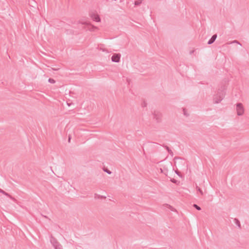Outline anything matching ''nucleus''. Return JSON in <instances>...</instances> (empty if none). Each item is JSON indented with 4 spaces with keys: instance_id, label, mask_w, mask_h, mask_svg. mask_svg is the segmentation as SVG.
I'll list each match as a JSON object with an SVG mask.
<instances>
[{
    "instance_id": "1",
    "label": "nucleus",
    "mask_w": 249,
    "mask_h": 249,
    "mask_svg": "<svg viewBox=\"0 0 249 249\" xmlns=\"http://www.w3.org/2000/svg\"><path fill=\"white\" fill-rule=\"evenodd\" d=\"M153 119H154L157 123H159L161 121L162 114L161 113L157 110H154L153 113Z\"/></svg>"
},
{
    "instance_id": "14",
    "label": "nucleus",
    "mask_w": 249,
    "mask_h": 249,
    "mask_svg": "<svg viewBox=\"0 0 249 249\" xmlns=\"http://www.w3.org/2000/svg\"><path fill=\"white\" fill-rule=\"evenodd\" d=\"M54 248L55 249H62V246L60 243L58 244Z\"/></svg>"
},
{
    "instance_id": "25",
    "label": "nucleus",
    "mask_w": 249,
    "mask_h": 249,
    "mask_svg": "<svg viewBox=\"0 0 249 249\" xmlns=\"http://www.w3.org/2000/svg\"><path fill=\"white\" fill-rule=\"evenodd\" d=\"M172 182H175V180L173 179V180H172Z\"/></svg>"
},
{
    "instance_id": "8",
    "label": "nucleus",
    "mask_w": 249,
    "mask_h": 249,
    "mask_svg": "<svg viewBox=\"0 0 249 249\" xmlns=\"http://www.w3.org/2000/svg\"><path fill=\"white\" fill-rule=\"evenodd\" d=\"M91 18H92V19L96 21V22H100V18L99 17V16L97 15H95V14H92L91 15Z\"/></svg>"
},
{
    "instance_id": "3",
    "label": "nucleus",
    "mask_w": 249,
    "mask_h": 249,
    "mask_svg": "<svg viewBox=\"0 0 249 249\" xmlns=\"http://www.w3.org/2000/svg\"><path fill=\"white\" fill-rule=\"evenodd\" d=\"M224 93L223 92H218L213 97V102L215 104L220 103L224 98Z\"/></svg>"
},
{
    "instance_id": "17",
    "label": "nucleus",
    "mask_w": 249,
    "mask_h": 249,
    "mask_svg": "<svg viewBox=\"0 0 249 249\" xmlns=\"http://www.w3.org/2000/svg\"><path fill=\"white\" fill-rule=\"evenodd\" d=\"M196 189H197V190L198 191H199V193H200V194H201V195H203V191H202V190L200 188H199L198 187H197H197H196Z\"/></svg>"
},
{
    "instance_id": "21",
    "label": "nucleus",
    "mask_w": 249,
    "mask_h": 249,
    "mask_svg": "<svg viewBox=\"0 0 249 249\" xmlns=\"http://www.w3.org/2000/svg\"><path fill=\"white\" fill-rule=\"evenodd\" d=\"M100 197L101 198H106V197L105 196H100Z\"/></svg>"
},
{
    "instance_id": "19",
    "label": "nucleus",
    "mask_w": 249,
    "mask_h": 249,
    "mask_svg": "<svg viewBox=\"0 0 249 249\" xmlns=\"http://www.w3.org/2000/svg\"><path fill=\"white\" fill-rule=\"evenodd\" d=\"M100 50H102L103 52H107V50L105 49L100 48Z\"/></svg>"
},
{
    "instance_id": "9",
    "label": "nucleus",
    "mask_w": 249,
    "mask_h": 249,
    "mask_svg": "<svg viewBox=\"0 0 249 249\" xmlns=\"http://www.w3.org/2000/svg\"><path fill=\"white\" fill-rule=\"evenodd\" d=\"M233 221L234 222V223L237 226V227L239 229H241V224H240V222L239 220L237 218H234Z\"/></svg>"
},
{
    "instance_id": "5",
    "label": "nucleus",
    "mask_w": 249,
    "mask_h": 249,
    "mask_svg": "<svg viewBox=\"0 0 249 249\" xmlns=\"http://www.w3.org/2000/svg\"><path fill=\"white\" fill-rule=\"evenodd\" d=\"M121 54L120 53H115L111 57V60L114 62H119L120 60Z\"/></svg>"
},
{
    "instance_id": "24",
    "label": "nucleus",
    "mask_w": 249,
    "mask_h": 249,
    "mask_svg": "<svg viewBox=\"0 0 249 249\" xmlns=\"http://www.w3.org/2000/svg\"><path fill=\"white\" fill-rule=\"evenodd\" d=\"M179 159V158H177V157L175 158V159Z\"/></svg>"
},
{
    "instance_id": "20",
    "label": "nucleus",
    "mask_w": 249,
    "mask_h": 249,
    "mask_svg": "<svg viewBox=\"0 0 249 249\" xmlns=\"http://www.w3.org/2000/svg\"><path fill=\"white\" fill-rule=\"evenodd\" d=\"M194 52H195V50H193V51H190V54H193L194 53Z\"/></svg>"
},
{
    "instance_id": "18",
    "label": "nucleus",
    "mask_w": 249,
    "mask_h": 249,
    "mask_svg": "<svg viewBox=\"0 0 249 249\" xmlns=\"http://www.w3.org/2000/svg\"><path fill=\"white\" fill-rule=\"evenodd\" d=\"M193 206L197 210L199 211L201 210V208L196 204H194Z\"/></svg>"
},
{
    "instance_id": "13",
    "label": "nucleus",
    "mask_w": 249,
    "mask_h": 249,
    "mask_svg": "<svg viewBox=\"0 0 249 249\" xmlns=\"http://www.w3.org/2000/svg\"><path fill=\"white\" fill-rule=\"evenodd\" d=\"M0 193L4 194V195H5L6 196L10 197L11 198H12V197L8 193H7L6 192H5V191H4L3 190H2L1 189H0Z\"/></svg>"
},
{
    "instance_id": "16",
    "label": "nucleus",
    "mask_w": 249,
    "mask_h": 249,
    "mask_svg": "<svg viewBox=\"0 0 249 249\" xmlns=\"http://www.w3.org/2000/svg\"><path fill=\"white\" fill-rule=\"evenodd\" d=\"M104 171L105 172L107 173L108 174H109V175H110V174H111V172L110 170H108L107 169V168H104Z\"/></svg>"
},
{
    "instance_id": "10",
    "label": "nucleus",
    "mask_w": 249,
    "mask_h": 249,
    "mask_svg": "<svg viewBox=\"0 0 249 249\" xmlns=\"http://www.w3.org/2000/svg\"><path fill=\"white\" fill-rule=\"evenodd\" d=\"M168 151V152L169 153V154L172 156L173 157V155H174V154H173V152H172V151L169 148V147L168 146H167V145H164L163 146Z\"/></svg>"
},
{
    "instance_id": "12",
    "label": "nucleus",
    "mask_w": 249,
    "mask_h": 249,
    "mask_svg": "<svg viewBox=\"0 0 249 249\" xmlns=\"http://www.w3.org/2000/svg\"><path fill=\"white\" fill-rule=\"evenodd\" d=\"M234 43L238 44L240 45V46L242 45L241 44L239 41H238L237 40H233L231 42H229L227 43L228 44H234Z\"/></svg>"
},
{
    "instance_id": "6",
    "label": "nucleus",
    "mask_w": 249,
    "mask_h": 249,
    "mask_svg": "<svg viewBox=\"0 0 249 249\" xmlns=\"http://www.w3.org/2000/svg\"><path fill=\"white\" fill-rule=\"evenodd\" d=\"M50 242H51V244H52V245L53 246V247H55L56 245H57L59 243L57 241V240L55 238L53 237V236L51 237Z\"/></svg>"
},
{
    "instance_id": "7",
    "label": "nucleus",
    "mask_w": 249,
    "mask_h": 249,
    "mask_svg": "<svg viewBox=\"0 0 249 249\" xmlns=\"http://www.w3.org/2000/svg\"><path fill=\"white\" fill-rule=\"evenodd\" d=\"M216 37H217V35L216 34L213 35L211 37V38L209 40V41L208 42V44L211 45L212 43H213L214 42V41L215 40Z\"/></svg>"
},
{
    "instance_id": "22",
    "label": "nucleus",
    "mask_w": 249,
    "mask_h": 249,
    "mask_svg": "<svg viewBox=\"0 0 249 249\" xmlns=\"http://www.w3.org/2000/svg\"><path fill=\"white\" fill-rule=\"evenodd\" d=\"M71 141V137L70 136L69 137L68 142H70Z\"/></svg>"
},
{
    "instance_id": "23",
    "label": "nucleus",
    "mask_w": 249,
    "mask_h": 249,
    "mask_svg": "<svg viewBox=\"0 0 249 249\" xmlns=\"http://www.w3.org/2000/svg\"><path fill=\"white\" fill-rule=\"evenodd\" d=\"M176 173L178 175H179V174H178V173L177 171H176Z\"/></svg>"
},
{
    "instance_id": "11",
    "label": "nucleus",
    "mask_w": 249,
    "mask_h": 249,
    "mask_svg": "<svg viewBox=\"0 0 249 249\" xmlns=\"http://www.w3.org/2000/svg\"><path fill=\"white\" fill-rule=\"evenodd\" d=\"M142 0H136L134 2V5L136 6H139L142 2Z\"/></svg>"
},
{
    "instance_id": "2",
    "label": "nucleus",
    "mask_w": 249,
    "mask_h": 249,
    "mask_svg": "<svg viewBox=\"0 0 249 249\" xmlns=\"http://www.w3.org/2000/svg\"><path fill=\"white\" fill-rule=\"evenodd\" d=\"M236 110L238 116H242L244 113V108L242 103L236 104Z\"/></svg>"
},
{
    "instance_id": "15",
    "label": "nucleus",
    "mask_w": 249,
    "mask_h": 249,
    "mask_svg": "<svg viewBox=\"0 0 249 249\" xmlns=\"http://www.w3.org/2000/svg\"><path fill=\"white\" fill-rule=\"evenodd\" d=\"M48 82L50 83L53 84L55 82V81L52 78H49L48 80Z\"/></svg>"
},
{
    "instance_id": "4",
    "label": "nucleus",
    "mask_w": 249,
    "mask_h": 249,
    "mask_svg": "<svg viewBox=\"0 0 249 249\" xmlns=\"http://www.w3.org/2000/svg\"><path fill=\"white\" fill-rule=\"evenodd\" d=\"M80 23L82 24L85 25L87 26V29L90 31H93L95 29L97 28L96 27L91 25L89 22L88 21H81Z\"/></svg>"
},
{
    "instance_id": "26",
    "label": "nucleus",
    "mask_w": 249,
    "mask_h": 249,
    "mask_svg": "<svg viewBox=\"0 0 249 249\" xmlns=\"http://www.w3.org/2000/svg\"><path fill=\"white\" fill-rule=\"evenodd\" d=\"M172 182H175V180L173 179V180H172Z\"/></svg>"
}]
</instances>
